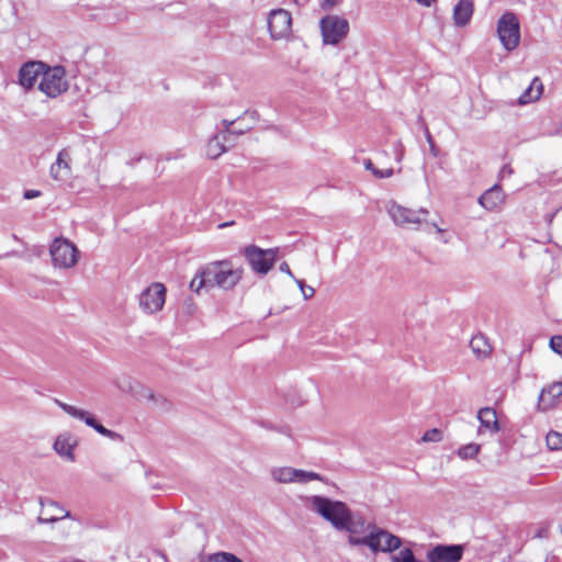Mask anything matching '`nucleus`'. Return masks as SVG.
I'll return each mask as SVG.
<instances>
[{
	"label": "nucleus",
	"mask_w": 562,
	"mask_h": 562,
	"mask_svg": "<svg viewBox=\"0 0 562 562\" xmlns=\"http://www.w3.org/2000/svg\"><path fill=\"white\" fill-rule=\"evenodd\" d=\"M244 269L234 268L229 260L210 262L201 267L190 282V290L200 293L204 288L217 286L225 291L232 290L241 280Z\"/></svg>",
	"instance_id": "obj_1"
},
{
	"label": "nucleus",
	"mask_w": 562,
	"mask_h": 562,
	"mask_svg": "<svg viewBox=\"0 0 562 562\" xmlns=\"http://www.w3.org/2000/svg\"><path fill=\"white\" fill-rule=\"evenodd\" d=\"M386 212L393 223L403 228L419 231L423 226H431L438 233H443L446 231L439 227L436 223L428 222L427 217L429 215V211L425 207L414 210L391 201L386 205Z\"/></svg>",
	"instance_id": "obj_2"
},
{
	"label": "nucleus",
	"mask_w": 562,
	"mask_h": 562,
	"mask_svg": "<svg viewBox=\"0 0 562 562\" xmlns=\"http://www.w3.org/2000/svg\"><path fill=\"white\" fill-rule=\"evenodd\" d=\"M306 505L311 510L329 521L337 530L345 527V522L351 513L346 503L318 495L306 497Z\"/></svg>",
	"instance_id": "obj_3"
},
{
	"label": "nucleus",
	"mask_w": 562,
	"mask_h": 562,
	"mask_svg": "<svg viewBox=\"0 0 562 562\" xmlns=\"http://www.w3.org/2000/svg\"><path fill=\"white\" fill-rule=\"evenodd\" d=\"M52 263L57 269H71L79 260V250L74 243L57 237L49 246Z\"/></svg>",
	"instance_id": "obj_4"
},
{
	"label": "nucleus",
	"mask_w": 562,
	"mask_h": 562,
	"mask_svg": "<svg viewBox=\"0 0 562 562\" xmlns=\"http://www.w3.org/2000/svg\"><path fill=\"white\" fill-rule=\"evenodd\" d=\"M243 254L255 273L266 276L274 266L278 248L262 249L249 245L244 248Z\"/></svg>",
	"instance_id": "obj_5"
},
{
	"label": "nucleus",
	"mask_w": 562,
	"mask_h": 562,
	"mask_svg": "<svg viewBox=\"0 0 562 562\" xmlns=\"http://www.w3.org/2000/svg\"><path fill=\"white\" fill-rule=\"evenodd\" d=\"M369 528L370 533L367 535V540L363 542L364 547L369 548L371 552L391 553L401 548L402 540L400 537L376 525Z\"/></svg>",
	"instance_id": "obj_6"
},
{
	"label": "nucleus",
	"mask_w": 562,
	"mask_h": 562,
	"mask_svg": "<svg viewBox=\"0 0 562 562\" xmlns=\"http://www.w3.org/2000/svg\"><path fill=\"white\" fill-rule=\"evenodd\" d=\"M497 35L506 50H514L520 42V25L513 12L504 13L497 22Z\"/></svg>",
	"instance_id": "obj_7"
},
{
	"label": "nucleus",
	"mask_w": 562,
	"mask_h": 562,
	"mask_svg": "<svg viewBox=\"0 0 562 562\" xmlns=\"http://www.w3.org/2000/svg\"><path fill=\"white\" fill-rule=\"evenodd\" d=\"M166 286L160 282H154L144 289L138 297L140 310L148 315L160 312L166 302Z\"/></svg>",
	"instance_id": "obj_8"
},
{
	"label": "nucleus",
	"mask_w": 562,
	"mask_h": 562,
	"mask_svg": "<svg viewBox=\"0 0 562 562\" xmlns=\"http://www.w3.org/2000/svg\"><path fill=\"white\" fill-rule=\"evenodd\" d=\"M68 83L65 79V70L63 67H53L43 69L41 81L38 85L40 90L49 98H56L67 90Z\"/></svg>",
	"instance_id": "obj_9"
},
{
	"label": "nucleus",
	"mask_w": 562,
	"mask_h": 562,
	"mask_svg": "<svg viewBox=\"0 0 562 562\" xmlns=\"http://www.w3.org/2000/svg\"><path fill=\"white\" fill-rule=\"evenodd\" d=\"M321 31L325 44L337 45L349 32V23L338 15H327L321 20Z\"/></svg>",
	"instance_id": "obj_10"
},
{
	"label": "nucleus",
	"mask_w": 562,
	"mask_h": 562,
	"mask_svg": "<svg viewBox=\"0 0 562 562\" xmlns=\"http://www.w3.org/2000/svg\"><path fill=\"white\" fill-rule=\"evenodd\" d=\"M273 481L281 484H306L312 481H323V476L316 472L295 469L292 467H278L271 470Z\"/></svg>",
	"instance_id": "obj_11"
},
{
	"label": "nucleus",
	"mask_w": 562,
	"mask_h": 562,
	"mask_svg": "<svg viewBox=\"0 0 562 562\" xmlns=\"http://www.w3.org/2000/svg\"><path fill=\"white\" fill-rule=\"evenodd\" d=\"M375 524L367 522L364 517L361 515L349 514L348 519L345 522V527L341 530L348 532V543L352 547L363 546L367 540V535L370 533V528Z\"/></svg>",
	"instance_id": "obj_12"
},
{
	"label": "nucleus",
	"mask_w": 562,
	"mask_h": 562,
	"mask_svg": "<svg viewBox=\"0 0 562 562\" xmlns=\"http://www.w3.org/2000/svg\"><path fill=\"white\" fill-rule=\"evenodd\" d=\"M292 16L284 9L272 10L268 18V27L273 40H280L290 34Z\"/></svg>",
	"instance_id": "obj_13"
},
{
	"label": "nucleus",
	"mask_w": 562,
	"mask_h": 562,
	"mask_svg": "<svg viewBox=\"0 0 562 562\" xmlns=\"http://www.w3.org/2000/svg\"><path fill=\"white\" fill-rule=\"evenodd\" d=\"M55 402L67 414H69L70 416H72L75 418H78V419L85 422L86 425L92 427L100 435H102L104 437H108V438H111V439H115L116 437H119V435L116 432L105 428L100 423H98V420L94 418V416L91 413H89L88 411H85V409H81V408H77L75 406H71V405H68L66 403H63V402H60L58 400H56Z\"/></svg>",
	"instance_id": "obj_14"
},
{
	"label": "nucleus",
	"mask_w": 562,
	"mask_h": 562,
	"mask_svg": "<svg viewBox=\"0 0 562 562\" xmlns=\"http://www.w3.org/2000/svg\"><path fill=\"white\" fill-rule=\"evenodd\" d=\"M134 397L158 412H168L172 406L171 401L159 389H138Z\"/></svg>",
	"instance_id": "obj_15"
},
{
	"label": "nucleus",
	"mask_w": 562,
	"mask_h": 562,
	"mask_svg": "<svg viewBox=\"0 0 562 562\" xmlns=\"http://www.w3.org/2000/svg\"><path fill=\"white\" fill-rule=\"evenodd\" d=\"M464 548L461 544H437L427 552L428 562H458Z\"/></svg>",
	"instance_id": "obj_16"
},
{
	"label": "nucleus",
	"mask_w": 562,
	"mask_h": 562,
	"mask_svg": "<svg viewBox=\"0 0 562 562\" xmlns=\"http://www.w3.org/2000/svg\"><path fill=\"white\" fill-rule=\"evenodd\" d=\"M71 154L68 149H61L54 164L49 168V175L55 181L64 182L71 178Z\"/></svg>",
	"instance_id": "obj_17"
},
{
	"label": "nucleus",
	"mask_w": 562,
	"mask_h": 562,
	"mask_svg": "<svg viewBox=\"0 0 562 562\" xmlns=\"http://www.w3.org/2000/svg\"><path fill=\"white\" fill-rule=\"evenodd\" d=\"M42 510L37 517L38 524L55 522L70 516L69 512L59 506L53 499L40 498Z\"/></svg>",
	"instance_id": "obj_18"
},
{
	"label": "nucleus",
	"mask_w": 562,
	"mask_h": 562,
	"mask_svg": "<svg viewBox=\"0 0 562 562\" xmlns=\"http://www.w3.org/2000/svg\"><path fill=\"white\" fill-rule=\"evenodd\" d=\"M77 445L78 440L74 435L63 432L56 438L53 448L59 457L69 462H74L76 460L74 450Z\"/></svg>",
	"instance_id": "obj_19"
},
{
	"label": "nucleus",
	"mask_w": 562,
	"mask_h": 562,
	"mask_svg": "<svg viewBox=\"0 0 562 562\" xmlns=\"http://www.w3.org/2000/svg\"><path fill=\"white\" fill-rule=\"evenodd\" d=\"M45 65L41 61H30L24 64L19 71L20 85L24 88H32L36 80L41 78Z\"/></svg>",
	"instance_id": "obj_20"
},
{
	"label": "nucleus",
	"mask_w": 562,
	"mask_h": 562,
	"mask_svg": "<svg viewBox=\"0 0 562 562\" xmlns=\"http://www.w3.org/2000/svg\"><path fill=\"white\" fill-rule=\"evenodd\" d=\"M562 400V389H541L538 407L541 411L554 408Z\"/></svg>",
	"instance_id": "obj_21"
},
{
	"label": "nucleus",
	"mask_w": 562,
	"mask_h": 562,
	"mask_svg": "<svg viewBox=\"0 0 562 562\" xmlns=\"http://www.w3.org/2000/svg\"><path fill=\"white\" fill-rule=\"evenodd\" d=\"M233 142H225L221 134H215L211 137L206 144V155L211 159H216L221 155L227 151L229 147H233Z\"/></svg>",
	"instance_id": "obj_22"
},
{
	"label": "nucleus",
	"mask_w": 562,
	"mask_h": 562,
	"mask_svg": "<svg viewBox=\"0 0 562 562\" xmlns=\"http://www.w3.org/2000/svg\"><path fill=\"white\" fill-rule=\"evenodd\" d=\"M504 200V194L498 186H494L486 190L479 199V203L486 210L496 209Z\"/></svg>",
	"instance_id": "obj_23"
},
{
	"label": "nucleus",
	"mask_w": 562,
	"mask_h": 562,
	"mask_svg": "<svg viewBox=\"0 0 562 562\" xmlns=\"http://www.w3.org/2000/svg\"><path fill=\"white\" fill-rule=\"evenodd\" d=\"M473 14V2L471 0H460L453 10V20L456 25L464 26L469 23Z\"/></svg>",
	"instance_id": "obj_24"
},
{
	"label": "nucleus",
	"mask_w": 562,
	"mask_h": 562,
	"mask_svg": "<svg viewBox=\"0 0 562 562\" xmlns=\"http://www.w3.org/2000/svg\"><path fill=\"white\" fill-rule=\"evenodd\" d=\"M477 418L481 423V428H485L492 432L499 430L496 412L491 407L481 408L477 413Z\"/></svg>",
	"instance_id": "obj_25"
},
{
	"label": "nucleus",
	"mask_w": 562,
	"mask_h": 562,
	"mask_svg": "<svg viewBox=\"0 0 562 562\" xmlns=\"http://www.w3.org/2000/svg\"><path fill=\"white\" fill-rule=\"evenodd\" d=\"M543 90L542 82L539 78H533L530 82L529 87L524 91V93L519 97L518 103L524 105L533 101H537Z\"/></svg>",
	"instance_id": "obj_26"
},
{
	"label": "nucleus",
	"mask_w": 562,
	"mask_h": 562,
	"mask_svg": "<svg viewBox=\"0 0 562 562\" xmlns=\"http://www.w3.org/2000/svg\"><path fill=\"white\" fill-rule=\"evenodd\" d=\"M470 348L473 355L479 359L486 358L492 352V347L483 335L473 336L470 340Z\"/></svg>",
	"instance_id": "obj_27"
},
{
	"label": "nucleus",
	"mask_w": 562,
	"mask_h": 562,
	"mask_svg": "<svg viewBox=\"0 0 562 562\" xmlns=\"http://www.w3.org/2000/svg\"><path fill=\"white\" fill-rule=\"evenodd\" d=\"M546 442L551 451L562 450V432L550 430L546 436Z\"/></svg>",
	"instance_id": "obj_28"
},
{
	"label": "nucleus",
	"mask_w": 562,
	"mask_h": 562,
	"mask_svg": "<svg viewBox=\"0 0 562 562\" xmlns=\"http://www.w3.org/2000/svg\"><path fill=\"white\" fill-rule=\"evenodd\" d=\"M209 562H243L231 552L220 551L207 555Z\"/></svg>",
	"instance_id": "obj_29"
},
{
	"label": "nucleus",
	"mask_w": 562,
	"mask_h": 562,
	"mask_svg": "<svg viewBox=\"0 0 562 562\" xmlns=\"http://www.w3.org/2000/svg\"><path fill=\"white\" fill-rule=\"evenodd\" d=\"M391 562H420L414 555V552L409 548L400 550L396 554L391 557Z\"/></svg>",
	"instance_id": "obj_30"
},
{
	"label": "nucleus",
	"mask_w": 562,
	"mask_h": 562,
	"mask_svg": "<svg viewBox=\"0 0 562 562\" xmlns=\"http://www.w3.org/2000/svg\"><path fill=\"white\" fill-rule=\"evenodd\" d=\"M480 449H481L480 445L469 443V445L461 447L458 450V456L463 460L473 459L480 452Z\"/></svg>",
	"instance_id": "obj_31"
},
{
	"label": "nucleus",
	"mask_w": 562,
	"mask_h": 562,
	"mask_svg": "<svg viewBox=\"0 0 562 562\" xmlns=\"http://www.w3.org/2000/svg\"><path fill=\"white\" fill-rule=\"evenodd\" d=\"M442 440V431L438 428L427 430L422 437L423 442H439Z\"/></svg>",
	"instance_id": "obj_32"
},
{
	"label": "nucleus",
	"mask_w": 562,
	"mask_h": 562,
	"mask_svg": "<svg viewBox=\"0 0 562 562\" xmlns=\"http://www.w3.org/2000/svg\"><path fill=\"white\" fill-rule=\"evenodd\" d=\"M295 283L301 290V293L305 300H310L314 296L315 290L311 285H306L305 282L301 279H294Z\"/></svg>",
	"instance_id": "obj_33"
},
{
	"label": "nucleus",
	"mask_w": 562,
	"mask_h": 562,
	"mask_svg": "<svg viewBox=\"0 0 562 562\" xmlns=\"http://www.w3.org/2000/svg\"><path fill=\"white\" fill-rule=\"evenodd\" d=\"M234 123H235V120H223L222 121L223 128L218 131V134L222 135V138L225 142H231L229 132L232 131Z\"/></svg>",
	"instance_id": "obj_34"
},
{
	"label": "nucleus",
	"mask_w": 562,
	"mask_h": 562,
	"mask_svg": "<svg viewBox=\"0 0 562 562\" xmlns=\"http://www.w3.org/2000/svg\"><path fill=\"white\" fill-rule=\"evenodd\" d=\"M372 173L375 178L378 179H383V178H390L393 176L394 171L392 168H387V169H378V168H372Z\"/></svg>",
	"instance_id": "obj_35"
},
{
	"label": "nucleus",
	"mask_w": 562,
	"mask_h": 562,
	"mask_svg": "<svg viewBox=\"0 0 562 562\" xmlns=\"http://www.w3.org/2000/svg\"><path fill=\"white\" fill-rule=\"evenodd\" d=\"M183 310L187 315L192 316L195 314L198 306H196L195 302L189 297V299L184 300Z\"/></svg>",
	"instance_id": "obj_36"
},
{
	"label": "nucleus",
	"mask_w": 562,
	"mask_h": 562,
	"mask_svg": "<svg viewBox=\"0 0 562 562\" xmlns=\"http://www.w3.org/2000/svg\"><path fill=\"white\" fill-rule=\"evenodd\" d=\"M251 130V126H245V127H233L229 132V139L235 144V139L237 136L243 135Z\"/></svg>",
	"instance_id": "obj_37"
},
{
	"label": "nucleus",
	"mask_w": 562,
	"mask_h": 562,
	"mask_svg": "<svg viewBox=\"0 0 562 562\" xmlns=\"http://www.w3.org/2000/svg\"><path fill=\"white\" fill-rule=\"evenodd\" d=\"M550 347L559 355H562V336H553L550 339Z\"/></svg>",
	"instance_id": "obj_38"
},
{
	"label": "nucleus",
	"mask_w": 562,
	"mask_h": 562,
	"mask_svg": "<svg viewBox=\"0 0 562 562\" xmlns=\"http://www.w3.org/2000/svg\"><path fill=\"white\" fill-rule=\"evenodd\" d=\"M424 132H425V136H426L427 143L429 144L430 151H431V154H432L434 156H436V155H437V154H436V145H435V142H434V139H432V136H431V134H430V132H429V130H428V127H427V126H425Z\"/></svg>",
	"instance_id": "obj_39"
},
{
	"label": "nucleus",
	"mask_w": 562,
	"mask_h": 562,
	"mask_svg": "<svg viewBox=\"0 0 562 562\" xmlns=\"http://www.w3.org/2000/svg\"><path fill=\"white\" fill-rule=\"evenodd\" d=\"M395 156L397 161H401L404 157V147L400 140L396 143Z\"/></svg>",
	"instance_id": "obj_40"
},
{
	"label": "nucleus",
	"mask_w": 562,
	"mask_h": 562,
	"mask_svg": "<svg viewBox=\"0 0 562 562\" xmlns=\"http://www.w3.org/2000/svg\"><path fill=\"white\" fill-rule=\"evenodd\" d=\"M279 269H280V271H281V272H284V273H286L288 276H290L293 280H294V279H296V278L293 276V273H292V271H291V269H290V267H289V265H288L286 262H282V263L280 265Z\"/></svg>",
	"instance_id": "obj_41"
},
{
	"label": "nucleus",
	"mask_w": 562,
	"mask_h": 562,
	"mask_svg": "<svg viewBox=\"0 0 562 562\" xmlns=\"http://www.w3.org/2000/svg\"><path fill=\"white\" fill-rule=\"evenodd\" d=\"M41 194L40 191H36V190H27L24 192V198L25 199H33V198H36Z\"/></svg>",
	"instance_id": "obj_42"
},
{
	"label": "nucleus",
	"mask_w": 562,
	"mask_h": 562,
	"mask_svg": "<svg viewBox=\"0 0 562 562\" xmlns=\"http://www.w3.org/2000/svg\"><path fill=\"white\" fill-rule=\"evenodd\" d=\"M506 173H507L508 176H510V175L513 173V169H512V168H510V166H508V165H505V166L503 167L502 171H501L502 177H504Z\"/></svg>",
	"instance_id": "obj_43"
},
{
	"label": "nucleus",
	"mask_w": 562,
	"mask_h": 562,
	"mask_svg": "<svg viewBox=\"0 0 562 562\" xmlns=\"http://www.w3.org/2000/svg\"><path fill=\"white\" fill-rule=\"evenodd\" d=\"M364 167L367 170H370L372 172V168H375L370 159L364 160Z\"/></svg>",
	"instance_id": "obj_44"
},
{
	"label": "nucleus",
	"mask_w": 562,
	"mask_h": 562,
	"mask_svg": "<svg viewBox=\"0 0 562 562\" xmlns=\"http://www.w3.org/2000/svg\"><path fill=\"white\" fill-rule=\"evenodd\" d=\"M418 3L429 7L434 0H416Z\"/></svg>",
	"instance_id": "obj_45"
},
{
	"label": "nucleus",
	"mask_w": 562,
	"mask_h": 562,
	"mask_svg": "<svg viewBox=\"0 0 562 562\" xmlns=\"http://www.w3.org/2000/svg\"><path fill=\"white\" fill-rule=\"evenodd\" d=\"M233 224H234V222H225V223L220 224L218 228H224V227L231 226Z\"/></svg>",
	"instance_id": "obj_46"
},
{
	"label": "nucleus",
	"mask_w": 562,
	"mask_h": 562,
	"mask_svg": "<svg viewBox=\"0 0 562 562\" xmlns=\"http://www.w3.org/2000/svg\"><path fill=\"white\" fill-rule=\"evenodd\" d=\"M552 386H562V382H554Z\"/></svg>",
	"instance_id": "obj_47"
},
{
	"label": "nucleus",
	"mask_w": 562,
	"mask_h": 562,
	"mask_svg": "<svg viewBox=\"0 0 562 562\" xmlns=\"http://www.w3.org/2000/svg\"><path fill=\"white\" fill-rule=\"evenodd\" d=\"M296 390H297V389H295V387L290 389V391H292V393H295V392H296Z\"/></svg>",
	"instance_id": "obj_48"
},
{
	"label": "nucleus",
	"mask_w": 562,
	"mask_h": 562,
	"mask_svg": "<svg viewBox=\"0 0 562 562\" xmlns=\"http://www.w3.org/2000/svg\"><path fill=\"white\" fill-rule=\"evenodd\" d=\"M250 115L252 119H255L256 112H251Z\"/></svg>",
	"instance_id": "obj_49"
}]
</instances>
